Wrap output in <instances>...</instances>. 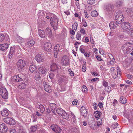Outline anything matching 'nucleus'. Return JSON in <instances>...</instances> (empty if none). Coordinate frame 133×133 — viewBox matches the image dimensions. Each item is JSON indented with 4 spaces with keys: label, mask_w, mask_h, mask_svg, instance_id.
I'll return each instance as SVG.
<instances>
[{
    "label": "nucleus",
    "mask_w": 133,
    "mask_h": 133,
    "mask_svg": "<svg viewBox=\"0 0 133 133\" xmlns=\"http://www.w3.org/2000/svg\"><path fill=\"white\" fill-rule=\"evenodd\" d=\"M50 16L51 17L50 20L51 25L55 31L57 29L58 27V18L56 15L53 14H50Z\"/></svg>",
    "instance_id": "nucleus-1"
},
{
    "label": "nucleus",
    "mask_w": 133,
    "mask_h": 133,
    "mask_svg": "<svg viewBox=\"0 0 133 133\" xmlns=\"http://www.w3.org/2000/svg\"><path fill=\"white\" fill-rule=\"evenodd\" d=\"M0 94L4 99H8V93L5 88L3 87L1 88Z\"/></svg>",
    "instance_id": "nucleus-2"
},
{
    "label": "nucleus",
    "mask_w": 133,
    "mask_h": 133,
    "mask_svg": "<svg viewBox=\"0 0 133 133\" xmlns=\"http://www.w3.org/2000/svg\"><path fill=\"white\" fill-rule=\"evenodd\" d=\"M124 17L121 12H118L116 16V20L117 23L121 24L124 21Z\"/></svg>",
    "instance_id": "nucleus-3"
},
{
    "label": "nucleus",
    "mask_w": 133,
    "mask_h": 133,
    "mask_svg": "<svg viewBox=\"0 0 133 133\" xmlns=\"http://www.w3.org/2000/svg\"><path fill=\"white\" fill-rule=\"evenodd\" d=\"M17 65L19 71H21L25 65V63L22 59H19L17 62Z\"/></svg>",
    "instance_id": "nucleus-4"
},
{
    "label": "nucleus",
    "mask_w": 133,
    "mask_h": 133,
    "mask_svg": "<svg viewBox=\"0 0 133 133\" xmlns=\"http://www.w3.org/2000/svg\"><path fill=\"white\" fill-rule=\"evenodd\" d=\"M56 112L59 115H61L63 118L66 119V113L61 108H58L56 110Z\"/></svg>",
    "instance_id": "nucleus-5"
},
{
    "label": "nucleus",
    "mask_w": 133,
    "mask_h": 133,
    "mask_svg": "<svg viewBox=\"0 0 133 133\" xmlns=\"http://www.w3.org/2000/svg\"><path fill=\"white\" fill-rule=\"evenodd\" d=\"M4 122L10 125H14L15 124V121L10 117H6L3 119Z\"/></svg>",
    "instance_id": "nucleus-6"
},
{
    "label": "nucleus",
    "mask_w": 133,
    "mask_h": 133,
    "mask_svg": "<svg viewBox=\"0 0 133 133\" xmlns=\"http://www.w3.org/2000/svg\"><path fill=\"white\" fill-rule=\"evenodd\" d=\"M81 115L83 117H86L88 115V112L86 108L84 106L82 107L80 109Z\"/></svg>",
    "instance_id": "nucleus-7"
},
{
    "label": "nucleus",
    "mask_w": 133,
    "mask_h": 133,
    "mask_svg": "<svg viewBox=\"0 0 133 133\" xmlns=\"http://www.w3.org/2000/svg\"><path fill=\"white\" fill-rule=\"evenodd\" d=\"M131 25V24L129 22H123L121 25V26L122 29L125 30L130 28Z\"/></svg>",
    "instance_id": "nucleus-8"
},
{
    "label": "nucleus",
    "mask_w": 133,
    "mask_h": 133,
    "mask_svg": "<svg viewBox=\"0 0 133 133\" xmlns=\"http://www.w3.org/2000/svg\"><path fill=\"white\" fill-rule=\"evenodd\" d=\"M8 128L4 123H2L0 125V132L2 133H5L8 130Z\"/></svg>",
    "instance_id": "nucleus-9"
},
{
    "label": "nucleus",
    "mask_w": 133,
    "mask_h": 133,
    "mask_svg": "<svg viewBox=\"0 0 133 133\" xmlns=\"http://www.w3.org/2000/svg\"><path fill=\"white\" fill-rule=\"evenodd\" d=\"M44 90L47 92L50 93L51 92V87L49 84L48 83L44 82L43 83Z\"/></svg>",
    "instance_id": "nucleus-10"
},
{
    "label": "nucleus",
    "mask_w": 133,
    "mask_h": 133,
    "mask_svg": "<svg viewBox=\"0 0 133 133\" xmlns=\"http://www.w3.org/2000/svg\"><path fill=\"white\" fill-rule=\"evenodd\" d=\"M52 130L57 133L60 132L62 131L61 129L57 125H52L51 127Z\"/></svg>",
    "instance_id": "nucleus-11"
},
{
    "label": "nucleus",
    "mask_w": 133,
    "mask_h": 133,
    "mask_svg": "<svg viewBox=\"0 0 133 133\" xmlns=\"http://www.w3.org/2000/svg\"><path fill=\"white\" fill-rule=\"evenodd\" d=\"M52 46L50 42H48L45 43L44 45V50L47 51L51 50Z\"/></svg>",
    "instance_id": "nucleus-12"
},
{
    "label": "nucleus",
    "mask_w": 133,
    "mask_h": 133,
    "mask_svg": "<svg viewBox=\"0 0 133 133\" xmlns=\"http://www.w3.org/2000/svg\"><path fill=\"white\" fill-rule=\"evenodd\" d=\"M50 68V71H54L58 69V65L56 63H53L52 64Z\"/></svg>",
    "instance_id": "nucleus-13"
},
{
    "label": "nucleus",
    "mask_w": 133,
    "mask_h": 133,
    "mask_svg": "<svg viewBox=\"0 0 133 133\" xmlns=\"http://www.w3.org/2000/svg\"><path fill=\"white\" fill-rule=\"evenodd\" d=\"M45 32L48 37L51 38L52 37V32L51 29L49 28H47L45 30Z\"/></svg>",
    "instance_id": "nucleus-14"
},
{
    "label": "nucleus",
    "mask_w": 133,
    "mask_h": 133,
    "mask_svg": "<svg viewBox=\"0 0 133 133\" xmlns=\"http://www.w3.org/2000/svg\"><path fill=\"white\" fill-rule=\"evenodd\" d=\"M39 71L43 74H46L48 71L47 69L43 66L40 67L39 68Z\"/></svg>",
    "instance_id": "nucleus-15"
},
{
    "label": "nucleus",
    "mask_w": 133,
    "mask_h": 133,
    "mask_svg": "<svg viewBox=\"0 0 133 133\" xmlns=\"http://www.w3.org/2000/svg\"><path fill=\"white\" fill-rule=\"evenodd\" d=\"M8 44H3L0 45V49L2 51L6 50L8 47Z\"/></svg>",
    "instance_id": "nucleus-16"
},
{
    "label": "nucleus",
    "mask_w": 133,
    "mask_h": 133,
    "mask_svg": "<svg viewBox=\"0 0 133 133\" xmlns=\"http://www.w3.org/2000/svg\"><path fill=\"white\" fill-rule=\"evenodd\" d=\"M69 130V133H78V130L77 128L71 127Z\"/></svg>",
    "instance_id": "nucleus-17"
},
{
    "label": "nucleus",
    "mask_w": 133,
    "mask_h": 133,
    "mask_svg": "<svg viewBox=\"0 0 133 133\" xmlns=\"http://www.w3.org/2000/svg\"><path fill=\"white\" fill-rule=\"evenodd\" d=\"M50 106L51 111L54 114L56 115V113L55 111V109L56 108V104L54 103H51L50 104Z\"/></svg>",
    "instance_id": "nucleus-18"
},
{
    "label": "nucleus",
    "mask_w": 133,
    "mask_h": 133,
    "mask_svg": "<svg viewBox=\"0 0 133 133\" xmlns=\"http://www.w3.org/2000/svg\"><path fill=\"white\" fill-rule=\"evenodd\" d=\"M35 58L37 61L38 62H41L43 61V59L42 56L39 55H37L35 56Z\"/></svg>",
    "instance_id": "nucleus-19"
},
{
    "label": "nucleus",
    "mask_w": 133,
    "mask_h": 133,
    "mask_svg": "<svg viewBox=\"0 0 133 133\" xmlns=\"http://www.w3.org/2000/svg\"><path fill=\"white\" fill-rule=\"evenodd\" d=\"M118 25L115 22H111L109 24L110 27L111 29H114L116 28L117 25Z\"/></svg>",
    "instance_id": "nucleus-20"
},
{
    "label": "nucleus",
    "mask_w": 133,
    "mask_h": 133,
    "mask_svg": "<svg viewBox=\"0 0 133 133\" xmlns=\"http://www.w3.org/2000/svg\"><path fill=\"white\" fill-rule=\"evenodd\" d=\"M8 110L7 109H4L1 112L2 115L4 117H6L9 115Z\"/></svg>",
    "instance_id": "nucleus-21"
},
{
    "label": "nucleus",
    "mask_w": 133,
    "mask_h": 133,
    "mask_svg": "<svg viewBox=\"0 0 133 133\" xmlns=\"http://www.w3.org/2000/svg\"><path fill=\"white\" fill-rule=\"evenodd\" d=\"M36 81H39L41 80V76L40 74L38 72H36L34 75Z\"/></svg>",
    "instance_id": "nucleus-22"
},
{
    "label": "nucleus",
    "mask_w": 133,
    "mask_h": 133,
    "mask_svg": "<svg viewBox=\"0 0 133 133\" xmlns=\"http://www.w3.org/2000/svg\"><path fill=\"white\" fill-rule=\"evenodd\" d=\"M39 35L41 38H44L45 36V35L44 31L40 29L38 30Z\"/></svg>",
    "instance_id": "nucleus-23"
},
{
    "label": "nucleus",
    "mask_w": 133,
    "mask_h": 133,
    "mask_svg": "<svg viewBox=\"0 0 133 133\" xmlns=\"http://www.w3.org/2000/svg\"><path fill=\"white\" fill-rule=\"evenodd\" d=\"M30 71L32 72H33L35 71L36 69V66L34 64L31 65L29 68Z\"/></svg>",
    "instance_id": "nucleus-24"
},
{
    "label": "nucleus",
    "mask_w": 133,
    "mask_h": 133,
    "mask_svg": "<svg viewBox=\"0 0 133 133\" xmlns=\"http://www.w3.org/2000/svg\"><path fill=\"white\" fill-rule=\"evenodd\" d=\"M61 63L64 65H66V55L63 56L61 59Z\"/></svg>",
    "instance_id": "nucleus-25"
},
{
    "label": "nucleus",
    "mask_w": 133,
    "mask_h": 133,
    "mask_svg": "<svg viewBox=\"0 0 133 133\" xmlns=\"http://www.w3.org/2000/svg\"><path fill=\"white\" fill-rule=\"evenodd\" d=\"M35 43V41L33 40H31L27 42L26 45L28 47H31Z\"/></svg>",
    "instance_id": "nucleus-26"
},
{
    "label": "nucleus",
    "mask_w": 133,
    "mask_h": 133,
    "mask_svg": "<svg viewBox=\"0 0 133 133\" xmlns=\"http://www.w3.org/2000/svg\"><path fill=\"white\" fill-rule=\"evenodd\" d=\"M37 126L36 125L31 126L30 127V133H32L35 132L36 130Z\"/></svg>",
    "instance_id": "nucleus-27"
},
{
    "label": "nucleus",
    "mask_w": 133,
    "mask_h": 133,
    "mask_svg": "<svg viewBox=\"0 0 133 133\" xmlns=\"http://www.w3.org/2000/svg\"><path fill=\"white\" fill-rule=\"evenodd\" d=\"M127 12L131 17H133V8H128Z\"/></svg>",
    "instance_id": "nucleus-28"
},
{
    "label": "nucleus",
    "mask_w": 133,
    "mask_h": 133,
    "mask_svg": "<svg viewBox=\"0 0 133 133\" xmlns=\"http://www.w3.org/2000/svg\"><path fill=\"white\" fill-rule=\"evenodd\" d=\"M133 49V44H130L127 47H126V51L129 52Z\"/></svg>",
    "instance_id": "nucleus-29"
},
{
    "label": "nucleus",
    "mask_w": 133,
    "mask_h": 133,
    "mask_svg": "<svg viewBox=\"0 0 133 133\" xmlns=\"http://www.w3.org/2000/svg\"><path fill=\"white\" fill-rule=\"evenodd\" d=\"M97 126L98 127H99L100 125H101L102 123V118H98L97 119Z\"/></svg>",
    "instance_id": "nucleus-30"
},
{
    "label": "nucleus",
    "mask_w": 133,
    "mask_h": 133,
    "mask_svg": "<svg viewBox=\"0 0 133 133\" xmlns=\"http://www.w3.org/2000/svg\"><path fill=\"white\" fill-rule=\"evenodd\" d=\"M66 78L64 76H61L60 77L58 81V82L59 84H61L63 82Z\"/></svg>",
    "instance_id": "nucleus-31"
},
{
    "label": "nucleus",
    "mask_w": 133,
    "mask_h": 133,
    "mask_svg": "<svg viewBox=\"0 0 133 133\" xmlns=\"http://www.w3.org/2000/svg\"><path fill=\"white\" fill-rule=\"evenodd\" d=\"M126 32L128 34L130 35L133 37V28H131L128 29L126 31Z\"/></svg>",
    "instance_id": "nucleus-32"
},
{
    "label": "nucleus",
    "mask_w": 133,
    "mask_h": 133,
    "mask_svg": "<svg viewBox=\"0 0 133 133\" xmlns=\"http://www.w3.org/2000/svg\"><path fill=\"white\" fill-rule=\"evenodd\" d=\"M6 35L5 34V35L4 34H0V42H1L3 41L5 39V37H6L7 36L8 37V35H7L6 36Z\"/></svg>",
    "instance_id": "nucleus-33"
},
{
    "label": "nucleus",
    "mask_w": 133,
    "mask_h": 133,
    "mask_svg": "<svg viewBox=\"0 0 133 133\" xmlns=\"http://www.w3.org/2000/svg\"><path fill=\"white\" fill-rule=\"evenodd\" d=\"M120 102L122 104H125L127 102L126 99L123 96H121L120 98Z\"/></svg>",
    "instance_id": "nucleus-34"
},
{
    "label": "nucleus",
    "mask_w": 133,
    "mask_h": 133,
    "mask_svg": "<svg viewBox=\"0 0 133 133\" xmlns=\"http://www.w3.org/2000/svg\"><path fill=\"white\" fill-rule=\"evenodd\" d=\"M39 107L41 112L43 113L45 110V109L44 106L42 104H41L39 105Z\"/></svg>",
    "instance_id": "nucleus-35"
},
{
    "label": "nucleus",
    "mask_w": 133,
    "mask_h": 133,
    "mask_svg": "<svg viewBox=\"0 0 133 133\" xmlns=\"http://www.w3.org/2000/svg\"><path fill=\"white\" fill-rule=\"evenodd\" d=\"M26 84L24 83H21L20 85L18 86V88L20 89H24L25 88Z\"/></svg>",
    "instance_id": "nucleus-36"
},
{
    "label": "nucleus",
    "mask_w": 133,
    "mask_h": 133,
    "mask_svg": "<svg viewBox=\"0 0 133 133\" xmlns=\"http://www.w3.org/2000/svg\"><path fill=\"white\" fill-rule=\"evenodd\" d=\"M14 78L15 81L17 82H20L22 81V79L20 78L18 75L16 76V77L15 76Z\"/></svg>",
    "instance_id": "nucleus-37"
},
{
    "label": "nucleus",
    "mask_w": 133,
    "mask_h": 133,
    "mask_svg": "<svg viewBox=\"0 0 133 133\" xmlns=\"http://www.w3.org/2000/svg\"><path fill=\"white\" fill-rule=\"evenodd\" d=\"M91 16L93 17H96L98 15V13L95 10L92 11L91 12Z\"/></svg>",
    "instance_id": "nucleus-38"
},
{
    "label": "nucleus",
    "mask_w": 133,
    "mask_h": 133,
    "mask_svg": "<svg viewBox=\"0 0 133 133\" xmlns=\"http://www.w3.org/2000/svg\"><path fill=\"white\" fill-rule=\"evenodd\" d=\"M59 45H56L54 49V51L58 52L59 50Z\"/></svg>",
    "instance_id": "nucleus-39"
},
{
    "label": "nucleus",
    "mask_w": 133,
    "mask_h": 133,
    "mask_svg": "<svg viewBox=\"0 0 133 133\" xmlns=\"http://www.w3.org/2000/svg\"><path fill=\"white\" fill-rule=\"evenodd\" d=\"M68 115H67V117L68 116V118H69V116H70L71 117L73 118H75V116L74 115V114H73V113H72L71 112H68Z\"/></svg>",
    "instance_id": "nucleus-40"
},
{
    "label": "nucleus",
    "mask_w": 133,
    "mask_h": 133,
    "mask_svg": "<svg viewBox=\"0 0 133 133\" xmlns=\"http://www.w3.org/2000/svg\"><path fill=\"white\" fill-rule=\"evenodd\" d=\"M82 91L83 92L85 93L87 92L88 91V89L84 85L82 86Z\"/></svg>",
    "instance_id": "nucleus-41"
},
{
    "label": "nucleus",
    "mask_w": 133,
    "mask_h": 133,
    "mask_svg": "<svg viewBox=\"0 0 133 133\" xmlns=\"http://www.w3.org/2000/svg\"><path fill=\"white\" fill-rule=\"evenodd\" d=\"M78 24L77 23H74L72 25V28L74 30H76Z\"/></svg>",
    "instance_id": "nucleus-42"
},
{
    "label": "nucleus",
    "mask_w": 133,
    "mask_h": 133,
    "mask_svg": "<svg viewBox=\"0 0 133 133\" xmlns=\"http://www.w3.org/2000/svg\"><path fill=\"white\" fill-rule=\"evenodd\" d=\"M80 52L82 54H84L85 52V50L83 48V46H81L79 48Z\"/></svg>",
    "instance_id": "nucleus-43"
},
{
    "label": "nucleus",
    "mask_w": 133,
    "mask_h": 133,
    "mask_svg": "<svg viewBox=\"0 0 133 133\" xmlns=\"http://www.w3.org/2000/svg\"><path fill=\"white\" fill-rule=\"evenodd\" d=\"M76 37L77 39L78 40H80L81 39V36L79 32L78 31L77 32Z\"/></svg>",
    "instance_id": "nucleus-44"
},
{
    "label": "nucleus",
    "mask_w": 133,
    "mask_h": 133,
    "mask_svg": "<svg viewBox=\"0 0 133 133\" xmlns=\"http://www.w3.org/2000/svg\"><path fill=\"white\" fill-rule=\"evenodd\" d=\"M111 87L109 86H108L106 87L105 88V90L107 92H110L111 90Z\"/></svg>",
    "instance_id": "nucleus-45"
},
{
    "label": "nucleus",
    "mask_w": 133,
    "mask_h": 133,
    "mask_svg": "<svg viewBox=\"0 0 133 133\" xmlns=\"http://www.w3.org/2000/svg\"><path fill=\"white\" fill-rule=\"evenodd\" d=\"M68 72L71 76H74V73L73 72L71 69H69L68 70Z\"/></svg>",
    "instance_id": "nucleus-46"
},
{
    "label": "nucleus",
    "mask_w": 133,
    "mask_h": 133,
    "mask_svg": "<svg viewBox=\"0 0 133 133\" xmlns=\"http://www.w3.org/2000/svg\"><path fill=\"white\" fill-rule=\"evenodd\" d=\"M118 124L117 123H115V124H113L111 125L113 129H115L117 128V127L118 126Z\"/></svg>",
    "instance_id": "nucleus-47"
},
{
    "label": "nucleus",
    "mask_w": 133,
    "mask_h": 133,
    "mask_svg": "<svg viewBox=\"0 0 133 133\" xmlns=\"http://www.w3.org/2000/svg\"><path fill=\"white\" fill-rule=\"evenodd\" d=\"M95 2V0H88V3L90 5H92Z\"/></svg>",
    "instance_id": "nucleus-48"
},
{
    "label": "nucleus",
    "mask_w": 133,
    "mask_h": 133,
    "mask_svg": "<svg viewBox=\"0 0 133 133\" xmlns=\"http://www.w3.org/2000/svg\"><path fill=\"white\" fill-rule=\"evenodd\" d=\"M17 40L19 43H21L24 41L23 39L20 37H18Z\"/></svg>",
    "instance_id": "nucleus-49"
},
{
    "label": "nucleus",
    "mask_w": 133,
    "mask_h": 133,
    "mask_svg": "<svg viewBox=\"0 0 133 133\" xmlns=\"http://www.w3.org/2000/svg\"><path fill=\"white\" fill-rule=\"evenodd\" d=\"M96 112H97L95 115V118H98L99 117L100 115H101V112H98L97 111H96Z\"/></svg>",
    "instance_id": "nucleus-50"
},
{
    "label": "nucleus",
    "mask_w": 133,
    "mask_h": 133,
    "mask_svg": "<svg viewBox=\"0 0 133 133\" xmlns=\"http://www.w3.org/2000/svg\"><path fill=\"white\" fill-rule=\"evenodd\" d=\"M15 48L14 47H11L10 48V52L12 54H14V53H15Z\"/></svg>",
    "instance_id": "nucleus-51"
},
{
    "label": "nucleus",
    "mask_w": 133,
    "mask_h": 133,
    "mask_svg": "<svg viewBox=\"0 0 133 133\" xmlns=\"http://www.w3.org/2000/svg\"><path fill=\"white\" fill-rule=\"evenodd\" d=\"M80 33L83 35H85V30L83 29L82 28H81L80 30Z\"/></svg>",
    "instance_id": "nucleus-52"
},
{
    "label": "nucleus",
    "mask_w": 133,
    "mask_h": 133,
    "mask_svg": "<svg viewBox=\"0 0 133 133\" xmlns=\"http://www.w3.org/2000/svg\"><path fill=\"white\" fill-rule=\"evenodd\" d=\"M82 22L83 25V26L84 27H85L87 26V23L86 21L85 20L82 19Z\"/></svg>",
    "instance_id": "nucleus-53"
},
{
    "label": "nucleus",
    "mask_w": 133,
    "mask_h": 133,
    "mask_svg": "<svg viewBox=\"0 0 133 133\" xmlns=\"http://www.w3.org/2000/svg\"><path fill=\"white\" fill-rule=\"evenodd\" d=\"M111 74L112 75V77L114 79L118 77L117 75L116 74H115L114 72L113 73L112 72Z\"/></svg>",
    "instance_id": "nucleus-54"
},
{
    "label": "nucleus",
    "mask_w": 133,
    "mask_h": 133,
    "mask_svg": "<svg viewBox=\"0 0 133 133\" xmlns=\"http://www.w3.org/2000/svg\"><path fill=\"white\" fill-rule=\"evenodd\" d=\"M103 85L105 87L108 86V83L105 81H104L103 83Z\"/></svg>",
    "instance_id": "nucleus-55"
},
{
    "label": "nucleus",
    "mask_w": 133,
    "mask_h": 133,
    "mask_svg": "<svg viewBox=\"0 0 133 133\" xmlns=\"http://www.w3.org/2000/svg\"><path fill=\"white\" fill-rule=\"evenodd\" d=\"M18 133H26V132L24 130L21 129H19L18 131Z\"/></svg>",
    "instance_id": "nucleus-56"
},
{
    "label": "nucleus",
    "mask_w": 133,
    "mask_h": 133,
    "mask_svg": "<svg viewBox=\"0 0 133 133\" xmlns=\"http://www.w3.org/2000/svg\"><path fill=\"white\" fill-rule=\"evenodd\" d=\"M78 101V100L76 99H74V101L72 102V104L73 105H77V102Z\"/></svg>",
    "instance_id": "nucleus-57"
},
{
    "label": "nucleus",
    "mask_w": 133,
    "mask_h": 133,
    "mask_svg": "<svg viewBox=\"0 0 133 133\" xmlns=\"http://www.w3.org/2000/svg\"><path fill=\"white\" fill-rule=\"evenodd\" d=\"M96 125V124H94L92 125H90L89 126L90 127V128L92 129H94L95 128V127Z\"/></svg>",
    "instance_id": "nucleus-58"
},
{
    "label": "nucleus",
    "mask_w": 133,
    "mask_h": 133,
    "mask_svg": "<svg viewBox=\"0 0 133 133\" xmlns=\"http://www.w3.org/2000/svg\"><path fill=\"white\" fill-rule=\"evenodd\" d=\"M95 121L94 120H91L89 122V126L91 125H92L94 124Z\"/></svg>",
    "instance_id": "nucleus-59"
},
{
    "label": "nucleus",
    "mask_w": 133,
    "mask_h": 133,
    "mask_svg": "<svg viewBox=\"0 0 133 133\" xmlns=\"http://www.w3.org/2000/svg\"><path fill=\"white\" fill-rule=\"evenodd\" d=\"M61 122L63 125H65L66 123V121L64 119L61 120Z\"/></svg>",
    "instance_id": "nucleus-60"
},
{
    "label": "nucleus",
    "mask_w": 133,
    "mask_h": 133,
    "mask_svg": "<svg viewBox=\"0 0 133 133\" xmlns=\"http://www.w3.org/2000/svg\"><path fill=\"white\" fill-rule=\"evenodd\" d=\"M10 133H16V131L14 129H11L10 130Z\"/></svg>",
    "instance_id": "nucleus-61"
},
{
    "label": "nucleus",
    "mask_w": 133,
    "mask_h": 133,
    "mask_svg": "<svg viewBox=\"0 0 133 133\" xmlns=\"http://www.w3.org/2000/svg\"><path fill=\"white\" fill-rule=\"evenodd\" d=\"M117 100L115 99L113 101V105L114 106H115V105L117 104Z\"/></svg>",
    "instance_id": "nucleus-62"
},
{
    "label": "nucleus",
    "mask_w": 133,
    "mask_h": 133,
    "mask_svg": "<svg viewBox=\"0 0 133 133\" xmlns=\"http://www.w3.org/2000/svg\"><path fill=\"white\" fill-rule=\"evenodd\" d=\"M121 71L119 69V68L117 69V74H118L120 76L121 75Z\"/></svg>",
    "instance_id": "nucleus-63"
},
{
    "label": "nucleus",
    "mask_w": 133,
    "mask_h": 133,
    "mask_svg": "<svg viewBox=\"0 0 133 133\" xmlns=\"http://www.w3.org/2000/svg\"><path fill=\"white\" fill-rule=\"evenodd\" d=\"M14 54H12L11 53L9 52V55H8V56L9 58H12V56Z\"/></svg>",
    "instance_id": "nucleus-64"
}]
</instances>
